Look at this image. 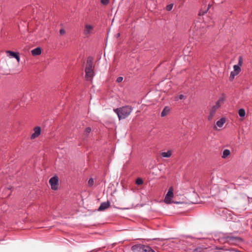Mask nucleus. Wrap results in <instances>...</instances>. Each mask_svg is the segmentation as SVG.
Instances as JSON below:
<instances>
[{
  "mask_svg": "<svg viewBox=\"0 0 252 252\" xmlns=\"http://www.w3.org/2000/svg\"><path fill=\"white\" fill-rule=\"evenodd\" d=\"M132 111L133 108L130 105H126L114 109V111L117 114L119 120L127 118Z\"/></svg>",
  "mask_w": 252,
  "mask_h": 252,
  "instance_id": "f257e3e1",
  "label": "nucleus"
},
{
  "mask_svg": "<svg viewBox=\"0 0 252 252\" xmlns=\"http://www.w3.org/2000/svg\"><path fill=\"white\" fill-rule=\"evenodd\" d=\"M94 68L93 58L90 57L87 59L85 68V76L88 80H91L94 76Z\"/></svg>",
  "mask_w": 252,
  "mask_h": 252,
  "instance_id": "f03ea898",
  "label": "nucleus"
},
{
  "mask_svg": "<svg viewBox=\"0 0 252 252\" xmlns=\"http://www.w3.org/2000/svg\"><path fill=\"white\" fill-rule=\"evenodd\" d=\"M207 31V25L205 23L197 22L194 27V35L201 36Z\"/></svg>",
  "mask_w": 252,
  "mask_h": 252,
  "instance_id": "7ed1b4c3",
  "label": "nucleus"
},
{
  "mask_svg": "<svg viewBox=\"0 0 252 252\" xmlns=\"http://www.w3.org/2000/svg\"><path fill=\"white\" fill-rule=\"evenodd\" d=\"M94 27L89 24H86L83 31L84 34L87 37H89L94 33Z\"/></svg>",
  "mask_w": 252,
  "mask_h": 252,
  "instance_id": "20e7f679",
  "label": "nucleus"
},
{
  "mask_svg": "<svg viewBox=\"0 0 252 252\" xmlns=\"http://www.w3.org/2000/svg\"><path fill=\"white\" fill-rule=\"evenodd\" d=\"M173 188L171 187L169 188L168 191L165 197V203L166 204H170L172 202L171 200L173 198Z\"/></svg>",
  "mask_w": 252,
  "mask_h": 252,
  "instance_id": "39448f33",
  "label": "nucleus"
},
{
  "mask_svg": "<svg viewBox=\"0 0 252 252\" xmlns=\"http://www.w3.org/2000/svg\"><path fill=\"white\" fill-rule=\"evenodd\" d=\"M59 179L57 176L52 177L49 181L51 187V189L53 190H57L58 187Z\"/></svg>",
  "mask_w": 252,
  "mask_h": 252,
  "instance_id": "423d86ee",
  "label": "nucleus"
},
{
  "mask_svg": "<svg viewBox=\"0 0 252 252\" xmlns=\"http://www.w3.org/2000/svg\"><path fill=\"white\" fill-rule=\"evenodd\" d=\"M34 132L32 134L31 138L34 139L37 137L40 134L41 128L39 126H36L33 129Z\"/></svg>",
  "mask_w": 252,
  "mask_h": 252,
  "instance_id": "0eeeda50",
  "label": "nucleus"
},
{
  "mask_svg": "<svg viewBox=\"0 0 252 252\" xmlns=\"http://www.w3.org/2000/svg\"><path fill=\"white\" fill-rule=\"evenodd\" d=\"M143 245H135L131 247V250L133 252H143Z\"/></svg>",
  "mask_w": 252,
  "mask_h": 252,
  "instance_id": "6e6552de",
  "label": "nucleus"
},
{
  "mask_svg": "<svg viewBox=\"0 0 252 252\" xmlns=\"http://www.w3.org/2000/svg\"><path fill=\"white\" fill-rule=\"evenodd\" d=\"M218 109H217L216 107L213 106L210 111H209V114L208 116V119L209 121H211V120L213 119V118H214L215 114H216V111Z\"/></svg>",
  "mask_w": 252,
  "mask_h": 252,
  "instance_id": "1a4fd4ad",
  "label": "nucleus"
},
{
  "mask_svg": "<svg viewBox=\"0 0 252 252\" xmlns=\"http://www.w3.org/2000/svg\"><path fill=\"white\" fill-rule=\"evenodd\" d=\"M109 206L110 203L108 201L107 202H103L100 204L98 210L100 211H104V210L109 208Z\"/></svg>",
  "mask_w": 252,
  "mask_h": 252,
  "instance_id": "9d476101",
  "label": "nucleus"
},
{
  "mask_svg": "<svg viewBox=\"0 0 252 252\" xmlns=\"http://www.w3.org/2000/svg\"><path fill=\"white\" fill-rule=\"evenodd\" d=\"M31 53L34 56L39 55L41 53V49L40 47H37L32 50Z\"/></svg>",
  "mask_w": 252,
  "mask_h": 252,
  "instance_id": "9b49d317",
  "label": "nucleus"
},
{
  "mask_svg": "<svg viewBox=\"0 0 252 252\" xmlns=\"http://www.w3.org/2000/svg\"><path fill=\"white\" fill-rule=\"evenodd\" d=\"M224 100V97H220L216 102V105L213 106L214 107H216L217 109H218L221 105L223 103Z\"/></svg>",
  "mask_w": 252,
  "mask_h": 252,
  "instance_id": "f8f14e48",
  "label": "nucleus"
},
{
  "mask_svg": "<svg viewBox=\"0 0 252 252\" xmlns=\"http://www.w3.org/2000/svg\"><path fill=\"white\" fill-rule=\"evenodd\" d=\"M172 154V152L171 150H168L167 152H162L161 153V156L163 158H170Z\"/></svg>",
  "mask_w": 252,
  "mask_h": 252,
  "instance_id": "ddd939ff",
  "label": "nucleus"
},
{
  "mask_svg": "<svg viewBox=\"0 0 252 252\" xmlns=\"http://www.w3.org/2000/svg\"><path fill=\"white\" fill-rule=\"evenodd\" d=\"M143 252H155L154 250L148 246L143 245Z\"/></svg>",
  "mask_w": 252,
  "mask_h": 252,
  "instance_id": "4468645a",
  "label": "nucleus"
},
{
  "mask_svg": "<svg viewBox=\"0 0 252 252\" xmlns=\"http://www.w3.org/2000/svg\"><path fill=\"white\" fill-rule=\"evenodd\" d=\"M230 151L228 149H225L223 151V154L221 156V158H225L230 155Z\"/></svg>",
  "mask_w": 252,
  "mask_h": 252,
  "instance_id": "2eb2a0df",
  "label": "nucleus"
},
{
  "mask_svg": "<svg viewBox=\"0 0 252 252\" xmlns=\"http://www.w3.org/2000/svg\"><path fill=\"white\" fill-rule=\"evenodd\" d=\"M238 114L241 118H244L246 115V112L244 109L241 108L238 110Z\"/></svg>",
  "mask_w": 252,
  "mask_h": 252,
  "instance_id": "dca6fc26",
  "label": "nucleus"
},
{
  "mask_svg": "<svg viewBox=\"0 0 252 252\" xmlns=\"http://www.w3.org/2000/svg\"><path fill=\"white\" fill-rule=\"evenodd\" d=\"M225 120L224 118H221L217 122V125L220 127H221L223 125L224 123H225Z\"/></svg>",
  "mask_w": 252,
  "mask_h": 252,
  "instance_id": "f3484780",
  "label": "nucleus"
},
{
  "mask_svg": "<svg viewBox=\"0 0 252 252\" xmlns=\"http://www.w3.org/2000/svg\"><path fill=\"white\" fill-rule=\"evenodd\" d=\"M6 53L7 54L8 56H11L15 58V57L18 54V53L14 52L11 51H6Z\"/></svg>",
  "mask_w": 252,
  "mask_h": 252,
  "instance_id": "a211bd4d",
  "label": "nucleus"
},
{
  "mask_svg": "<svg viewBox=\"0 0 252 252\" xmlns=\"http://www.w3.org/2000/svg\"><path fill=\"white\" fill-rule=\"evenodd\" d=\"M169 111V109L167 107H165L163 109V110H162V111L161 112V117H164L166 115H167V114L168 113Z\"/></svg>",
  "mask_w": 252,
  "mask_h": 252,
  "instance_id": "6ab92c4d",
  "label": "nucleus"
},
{
  "mask_svg": "<svg viewBox=\"0 0 252 252\" xmlns=\"http://www.w3.org/2000/svg\"><path fill=\"white\" fill-rule=\"evenodd\" d=\"M233 69H234L233 72L237 73V74H238L241 71L240 66H239L238 65H234L233 66Z\"/></svg>",
  "mask_w": 252,
  "mask_h": 252,
  "instance_id": "aec40b11",
  "label": "nucleus"
},
{
  "mask_svg": "<svg viewBox=\"0 0 252 252\" xmlns=\"http://www.w3.org/2000/svg\"><path fill=\"white\" fill-rule=\"evenodd\" d=\"M91 131V128L90 127H87L84 131V135L86 137L88 135Z\"/></svg>",
  "mask_w": 252,
  "mask_h": 252,
  "instance_id": "412c9836",
  "label": "nucleus"
},
{
  "mask_svg": "<svg viewBox=\"0 0 252 252\" xmlns=\"http://www.w3.org/2000/svg\"><path fill=\"white\" fill-rule=\"evenodd\" d=\"M237 74H238L237 73H235L233 71H231L230 75V80L231 81L233 80L235 76Z\"/></svg>",
  "mask_w": 252,
  "mask_h": 252,
  "instance_id": "4be33fe9",
  "label": "nucleus"
},
{
  "mask_svg": "<svg viewBox=\"0 0 252 252\" xmlns=\"http://www.w3.org/2000/svg\"><path fill=\"white\" fill-rule=\"evenodd\" d=\"M209 9V7L207 8V9H205V10H201L199 12V13H198V15L199 16H202V15H203L205 13H206L207 12V11H208Z\"/></svg>",
  "mask_w": 252,
  "mask_h": 252,
  "instance_id": "5701e85b",
  "label": "nucleus"
},
{
  "mask_svg": "<svg viewBox=\"0 0 252 252\" xmlns=\"http://www.w3.org/2000/svg\"><path fill=\"white\" fill-rule=\"evenodd\" d=\"M243 63V58L241 56L239 57L238 64H237L239 66H242Z\"/></svg>",
  "mask_w": 252,
  "mask_h": 252,
  "instance_id": "b1692460",
  "label": "nucleus"
},
{
  "mask_svg": "<svg viewBox=\"0 0 252 252\" xmlns=\"http://www.w3.org/2000/svg\"><path fill=\"white\" fill-rule=\"evenodd\" d=\"M173 6V4H172V3L167 5L166 7V10L170 11L172 9Z\"/></svg>",
  "mask_w": 252,
  "mask_h": 252,
  "instance_id": "393cba45",
  "label": "nucleus"
},
{
  "mask_svg": "<svg viewBox=\"0 0 252 252\" xmlns=\"http://www.w3.org/2000/svg\"><path fill=\"white\" fill-rule=\"evenodd\" d=\"M143 180L141 179H137L136 181V183L138 185H140L143 184Z\"/></svg>",
  "mask_w": 252,
  "mask_h": 252,
  "instance_id": "a878e982",
  "label": "nucleus"
},
{
  "mask_svg": "<svg viewBox=\"0 0 252 252\" xmlns=\"http://www.w3.org/2000/svg\"><path fill=\"white\" fill-rule=\"evenodd\" d=\"M94 181L93 178H90L88 181V185L89 186H92L94 185Z\"/></svg>",
  "mask_w": 252,
  "mask_h": 252,
  "instance_id": "bb28decb",
  "label": "nucleus"
},
{
  "mask_svg": "<svg viewBox=\"0 0 252 252\" xmlns=\"http://www.w3.org/2000/svg\"><path fill=\"white\" fill-rule=\"evenodd\" d=\"M101 2L104 5H106L109 2V0H101Z\"/></svg>",
  "mask_w": 252,
  "mask_h": 252,
  "instance_id": "cd10ccee",
  "label": "nucleus"
},
{
  "mask_svg": "<svg viewBox=\"0 0 252 252\" xmlns=\"http://www.w3.org/2000/svg\"><path fill=\"white\" fill-rule=\"evenodd\" d=\"M60 33L61 35H63L65 33V31L63 29H61L60 30Z\"/></svg>",
  "mask_w": 252,
  "mask_h": 252,
  "instance_id": "c85d7f7f",
  "label": "nucleus"
},
{
  "mask_svg": "<svg viewBox=\"0 0 252 252\" xmlns=\"http://www.w3.org/2000/svg\"><path fill=\"white\" fill-rule=\"evenodd\" d=\"M123 78L122 77H119L117 79V82L118 83H120L123 81Z\"/></svg>",
  "mask_w": 252,
  "mask_h": 252,
  "instance_id": "c756f323",
  "label": "nucleus"
},
{
  "mask_svg": "<svg viewBox=\"0 0 252 252\" xmlns=\"http://www.w3.org/2000/svg\"><path fill=\"white\" fill-rule=\"evenodd\" d=\"M15 59H16V60L17 61V62L18 63L20 62V57H19V54H17V55L15 57Z\"/></svg>",
  "mask_w": 252,
  "mask_h": 252,
  "instance_id": "7c9ffc66",
  "label": "nucleus"
},
{
  "mask_svg": "<svg viewBox=\"0 0 252 252\" xmlns=\"http://www.w3.org/2000/svg\"><path fill=\"white\" fill-rule=\"evenodd\" d=\"M179 98L180 99H183L185 98V96L184 95H183V94H180L179 96Z\"/></svg>",
  "mask_w": 252,
  "mask_h": 252,
  "instance_id": "2f4dec72",
  "label": "nucleus"
}]
</instances>
